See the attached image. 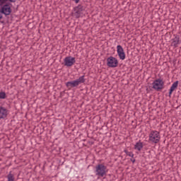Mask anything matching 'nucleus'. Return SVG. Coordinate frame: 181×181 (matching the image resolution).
I'll list each match as a JSON object with an SVG mask.
<instances>
[{
  "label": "nucleus",
  "instance_id": "15",
  "mask_svg": "<svg viewBox=\"0 0 181 181\" xmlns=\"http://www.w3.org/2000/svg\"><path fill=\"white\" fill-rule=\"evenodd\" d=\"M6 98V93L5 92H0V100H5Z\"/></svg>",
  "mask_w": 181,
  "mask_h": 181
},
{
  "label": "nucleus",
  "instance_id": "19",
  "mask_svg": "<svg viewBox=\"0 0 181 181\" xmlns=\"http://www.w3.org/2000/svg\"><path fill=\"white\" fill-rule=\"evenodd\" d=\"M172 93H173V91H169V93H168L169 97H170V95H172Z\"/></svg>",
  "mask_w": 181,
  "mask_h": 181
},
{
  "label": "nucleus",
  "instance_id": "12",
  "mask_svg": "<svg viewBox=\"0 0 181 181\" xmlns=\"http://www.w3.org/2000/svg\"><path fill=\"white\" fill-rule=\"evenodd\" d=\"M142 148H144V144L141 141L136 143L134 145V149H136V151H141Z\"/></svg>",
  "mask_w": 181,
  "mask_h": 181
},
{
  "label": "nucleus",
  "instance_id": "3",
  "mask_svg": "<svg viewBox=\"0 0 181 181\" xmlns=\"http://www.w3.org/2000/svg\"><path fill=\"white\" fill-rule=\"evenodd\" d=\"M84 75L82 76H80L78 79L75 81H69L66 83V87L69 88H73V87H77L78 86H80V84H83V83L86 82V79L84 78Z\"/></svg>",
  "mask_w": 181,
  "mask_h": 181
},
{
  "label": "nucleus",
  "instance_id": "11",
  "mask_svg": "<svg viewBox=\"0 0 181 181\" xmlns=\"http://www.w3.org/2000/svg\"><path fill=\"white\" fill-rule=\"evenodd\" d=\"M8 117V109L0 106V119H5Z\"/></svg>",
  "mask_w": 181,
  "mask_h": 181
},
{
  "label": "nucleus",
  "instance_id": "1",
  "mask_svg": "<svg viewBox=\"0 0 181 181\" xmlns=\"http://www.w3.org/2000/svg\"><path fill=\"white\" fill-rule=\"evenodd\" d=\"M16 0H0V10L6 18L12 13V4H15Z\"/></svg>",
  "mask_w": 181,
  "mask_h": 181
},
{
  "label": "nucleus",
  "instance_id": "20",
  "mask_svg": "<svg viewBox=\"0 0 181 181\" xmlns=\"http://www.w3.org/2000/svg\"><path fill=\"white\" fill-rule=\"evenodd\" d=\"M179 90L181 91V86H179Z\"/></svg>",
  "mask_w": 181,
  "mask_h": 181
},
{
  "label": "nucleus",
  "instance_id": "18",
  "mask_svg": "<svg viewBox=\"0 0 181 181\" xmlns=\"http://www.w3.org/2000/svg\"><path fill=\"white\" fill-rule=\"evenodd\" d=\"M75 4H78L80 2V0H72Z\"/></svg>",
  "mask_w": 181,
  "mask_h": 181
},
{
  "label": "nucleus",
  "instance_id": "7",
  "mask_svg": "<svg viewBox=\"0 0 181 181\" xmlns=\"http://www.w3.org/2000/svg\"><path fill=\"white\" fill-rule=\"evenodd\" d=\"M107 66L108 67H111L112 69L118 67V59L114 57H109L107 59Z\"/></svg>",
  "mask_w": 181,
  "mask_h": 181
},
{
  "label": "nucleus",
  "instance_id": "6",
  "mask_svg": "<svg viewBox=\"0 0 181 181\" xmlns=\"http://www.w3.org/2000/svg\"><path fill=\"white\" fill-rule=\"evenodd\" d=\"M152 84H153L152 88L154 90H157V91H159V90H163L165 82H163V79L158 78V79H156Z\"/></svg>",
  "mask_w": 181,
  "mask_h": 181
},
{
  "label": "nucleus",
  "instance_id": "16",
  "mask_svg": "<svg viewBox=\"0 0 181 181\" xmlns=\"http://www.w3.org/2000/svg\"><path fill=\"white\" fill-rule=\"evenodd\" d=\"M124 152L126 153V155H127V156H130V158H134V153L132 152H129L127 150H124Z\"/></svg>",
  "mask_w": 181,
  "mask_h": 181
},
{
  "label": "nucleus",
  "instance_id": "4",
  "mask_svg": "<svg viewBox=\"0 0 181 181\" xmlns=\"http://www.w3.org/2000/svg\"><path fill=\"white\" fill-rule=\"evenodd\" d=\"M85 9L84 6L79 4L74 8V11L71 13V15L72 16H74L76 19H78L79 18H81L83 11H85Z\"/></svg>",
  "mask_w": 181,
  "mask_h": 181
},
{
  "label": "nucleus",
  "instance_id": "9",
  "mask_svg": "<svg viewBox=\"0 0 181 181\" xmlns=\"http://www.w3.org/2000/svg\"><path fill=\"white\" fill-rule=\"evenodd\" d=\"M117 54L119 56V58L120 60H125V52H124V48H122V46L117 45Z\"/></svg>",
  "mask_w": 181,
  "mask_h": 181
},
{
  "label": "nucleus",
  "instance_id": "17",
  "mask_svg": "<svg viewBox=\"0 0 181 181\" xmlns=\"http://www.w3.org/2000/svg\"><path fill=\"white\" fill-rule=\"evenodd\" d=\"M130 160L131 162H132V163H135V161H136L135 158H131Z\"/></svg>",
  "mask_w": 181,
  "mask_h": 181
},
{
  "label": "nucleus",
  "instance_id": "2",
  "mask_svg": "<svg viewBox=\"0 0 181 181\" xmlns=\"http://www.w3.org/2000/svg\"><path fill=\"white\" fill-rule=\"evenodd\" d=\"M107 166L104 165V164H98L95 166V173L96 176L104 177V176H107Z\"/></svg>",
  "mask_w": 181,
  "mask_h": 181
},
{
  "label": "nucleus",
  "instance_id": "21",
  "mask_svg": "<svg viewBox=\"0 0 181 181\" xmlns=\"http://www.w3.org/2000/svg\"><path fill=\"white\" fill-rule=\"evenodd\" d=\"M1 23H5V21H1Z\"/></svg>",
  "mask_w": 181,
  "mask_h": 181
},
{
  "label": "nucleus",
  "instance_id": "14",
  "mask_svg": "<svg viewBox=\"0 0 181 181\" xmlns=\"http://www.w3.org/2000/svg\"><path fill=\"white\" fill-rule=\"evenodd\" d=\"M8 181H15V177L13 174H12V171L9 172V174L7 175Z\"/></svg>",
  "mask_w": 181,
  "mask_h": 181
},
{
  "label": "nucleus",
  "instance_id": "8",
  "mask_svg": "<svg viewBox=\"0 0 181 181\" xmlns=\"http://www.w3.org/2000/svg\"><path fill=\"white\" fill-rule=\"evenodd\" d=\"M64 66L66 67H71L76 63V58L71 56L66 57L64 59Z\"/></svg>",
  "mask_w": 181,
  "mask_h": 181
},
{
  "label": "nucleus",
  "instance_id": "10",
  "mask_svg": "<svg viewBox=\"0 0 181 181\" xmlns=\"http://www.w3.org/2000/svg\"><path fill=\"white\" fill-rule=\"evenodd\" d=\"M171 46L173 47H177L179 45H180V37L179 35H174V38L171 40Z\"/></svg>",
  "mask_w": 181,
  "mask_h": 181
},
{
  "label": "nucleus",
  "instance_id": "13",
  "mask_svg": "<svg viewBox=\"0 0 181 181\" xmlns=\"http://www.w3.org/2000/svg\"><path fill=\"white\" fill-rule=\"evenodd\" d=\"M178 86H179V81H176L175 82H174L173 83L169 91H175V90H176V88H177Z\"/></svg>",
  "mask_w": 181,
  "mask_h": 181
},
{
  "label": "nucleus",
  "instance_id": "22",
  "mask_svg": "<svg viewBox=\"0 0 181 181\" xmlns=\"http://www.w3.org/2000/svg\"><path fill=\"white\" fill-rule=\"evenodd\" d=\"M63 93H64V92H61V93H60L61 95H62V94H63Z\"/></svg>",
  "mask_w": 181,
  "mask_h": 181
},
{
  "label": "nucleus",
  "instance_id": "5",
  "mask_svg": "<svg viewBox=\"0 0 181 181\" xmlns=\"http://www.w3.org/2000/svg\"><path fill=\"white\" fill-rule=\"evenodd\" d=\"M149 141L153 144H158L160 141V133L158 131H152L149 134Z\"/></svg>",
  "mask_w": 181,
  "mask_h": 181
}]
</instances>
